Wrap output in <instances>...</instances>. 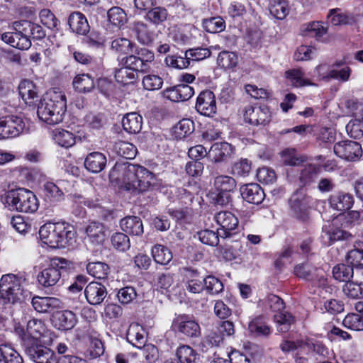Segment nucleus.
<instances>
[{"label": "nucleus", "mask_w": 363, "mask_h": 363, "mask_svg": "<svg viewBox=\"0 0 363 363\" xmlns=\"http://www.w3.org/2000/svg\"><path fill=\"white\" fill-rule=\"evenodd\" d=\"M109 178L121 189L135 194L157 189L162 185L161 180L148 169L128 162H117L110 171Z\"/></svg>", "instance_id": "f257e3e1"}, {"label": "nucleus", "mask_w": 363, "mask_h": 363, "mask_svg": "<svg viewBox=\"0 0 363 363\" xmlns=\"http://www.w3.org/2000/svg\"><path fill=\"white\" fill-rule=\"evenodd\" d=\"M67 111V99L65 93L59 89L49 90L38 106V116L49 125L61 123Z\"/></svg>", "instance_id": "f03ea898"}, {"label": "nucleus", "mask_w": 363, "mask_h": 363, "mask_svg": "<svg viewBox=\"0 0 363 363\" xmlns=\"http://www.w3.org/2000/svg\"><path fill=\"white\" fill-rule=\"evenodd\" d=\"M13 27L15 31L3 33L1 39L6 43L19 50H28L30 48V37L42 39L45 36V32L40 25L28 21H16Z\"/></svg>", "instance_id": "7ed1b4c3"}, {"label": "nucleus", "mask_w": 363, "mask_h": 363, "mask_svg": "<svg viewBox=\"0 0 363 363\" xmlns=\"http://www.w3.org/2000/svg\"><path fill=\"white\" fill-rule=\"evenodd\" d=\"M0 200L4 207L11 211L32 213L39 207L35 194L25 188L6 191L1 196Z\"/></svg>", "instance_id": "20e7f679"}, {"label": "nucleus", "mask_w": 363, "mask_h": 363, "mask_svg": "<svg viewBox=\"0 0 363 363\" xmlns=\"http://www.w3.org/2000/svg\"><path fill=\"white\" fill-rule=\"evenodd\" d=\"M69 265V262L61 257L49 259L44 255L39 256L35 261L34 268L41 269L37 279L38 283L45 288L55 286L60 280L61 271L65 269Z\"/></svg>", "instance_id": "39448f33"}, {"label": "nucleus", "mask_w": 363, "mask_h": 363, "mask_svg": "<svg viewBox=\"0 0 363 363\" xmlns=\"http://www.w3.org/2000/svg\"><path fill=\"white\" fill-rule=\"evenodd\" d=\"M25 279L14 274H6L0 279V303L16 304L23 302L28 295L24 288Z\"/></svg>", "instance_id": "423d86ee"}, {"label": "nucleus", "mask_w": 363, "mask_h": 363, "mask_svg": "<svg viewBox=\"0 0 363 363\" xmlns=\"http://www.w3.org/2000/svg\"><path fill=\"white\" fill-rule=\"evenodd\" d=\"M26 124L17 116H6L0 118V140L16 138L22 133Z\"/></svg>", "instance_id": "0eeeda50"}, {"label": "nucleus", "mask_w": 363, "mask_h": 363, "mask_svg": "<svg viewBox=\"0 0 363 363\" xmlns=\"http://www.w3.org/2000/svg\"><path fill=\"white\" fill-rule=\"evenodd\" d=\"M272 113L267 106H248L245 108L244 120L253 125H265L271 121Z\"/></svg>", "instance_id": "6e6552de"}, {"label": "nucleus", "mask_w": 363, "mask_h": 363, "mask_svg": "<svg viewBox=\"0 0 363 363\" xmlns=\"http://www.w3.org/2000/svg\"><path fill=\"white\" fill-rule=\"evenodd\" d=\"M335 154L340 158L348 161H356L362 155L361 145L355 141L343 140L334 145Z\"/></svg>", "instance_id": "1a4fd4ad"}, {"label": "nucleus", "mask_w": 363, "mask_h": 363, "mask_svg": "<svg viewBox=\"0 0 363 363\" xmlns=\"http://www.w3.org/2000/svg\"><path fill=\"white\" fill-rule=\"evenodd\" d=\"M294 274L299 278L313 281L318 286H324L327 283L323 271L313 267L308 263L296 265Z\"/></svg>", "instance_id": "9d476101"}, {"label": "nucleus", "mask_w": 363, "mask_h": 363, "mask_svg": "<svg viewBox=\"0 0 363 363\" xmlns=\"http://www.w3.org/2000/svg\"><path fill=\"white\" fill-rule=\"evenodd\" d=\"M214 219L220 226L219 235L223 238L230 236L238 227V219L230 211H220L215 215Z\"/></svg>", "instance_id": "9b49d317"}, {"label": "nucleus", "mask_w": 363, "mask_h": 363, "mask_svg": "<svg viewBox=\"0 0 363 363\" xmlns=\"http://www.w3.org/2000/svg\"><path fill=\"white\" fill-rule=\"evenodd\" d=\"M214 186L220 191L216 199L217 203L224 205L229 202L230 196L228 193L236 188V182L231 177L220 175L215 178Z\"/></svg>", "instance_id": "f8f14e48"}, {"label": "nucleus", "mask_w": 363, "mask_h": 363, "mask_svg": "<svg viewBox=\"0 0 363 363\" xmlns=\"http://www.w3.org/2000/svg\"><path fill=\"white\" fill-rule=\"evenodd\" d=\"M60 223H45L39 230L40 240L50 247L60 248Z\"/></svg>", "instance_id": "ddd939ff"}, {"label": "nucleus", "mask_w": 363, "mask_h": 363, "mask_svg": "<svg viewBox=\"0 0 363 363\" xmlns=\"http://www.w3.org/2000/svg\"><path fill=\"white\" fill-rule=\"evenodd\" d=\"M196 109L201 115L213 116L217 109L214 94L209 90L201 91L197 97Z\"/></svg>", "instance_id": "4468645a"}, {"label": "nucleus", "mask_w": 363, "mask_h": 363, "mask_svg": "<svg viewBox=\"0 0 363 363\" xmlns=\"http://www.w3.org/2000/svg\"><path fill=\"white\" fill-rule=\"evenodd\" d=\"M52 324L58 330H67L73 328L77 320L76 315L71 311H56L52 315Z\"/></svg>", "instance_id": "2eb2a0df"}, {"label": "nucleus", "mask_w": 363, "mask_h": 363, "mask_svg": "<svg viewBox=\"0 0 363 363\" xmlns=\"http://www.w3.org/2000/svg\"><path fill=\"white\" fill-rule=\"evenodd\" d=\"M84 295L87 302L91 305L101 304L107 296L105 286L99 282H90L84 289Z\"/></svg>", "instance_id": "dca6fc26"}, {"label": "nucleus", "mask_w": 363, "mask_h": 363, "mask_svg": "<svg viewBox=\"0 0 363 363\" xmlns=\"http://www.w3.org/2000/svg\"><path fill=\"white\" fill-rule=\"evenodd\" d=\"M26 352L35 363H55L54 352L49 348L43 345H32L29 347Z\"/></svg>", "instance_id": "f3484780"}, {"label": "nucleus", "mask_w": 363, "mask_h": 363, "mask_svg": "<svg viewBox=\"0 0 363 363\" xmlns=\"http://www.w3.org/2000/svg\"><path fill=\"white\" fill-rule=\"evenodd\" d=\"M85 232L89 241L94 245H102L108 237L105 225L98 221H91L86 227Z\"/></svg>", "instance_id": "a211bd4d"}, {"label": "nucleus", "mask_w": 363, "mask_h": 363, "mask_svg": "<svg viewBox=\"0 0 363 363\" xmlns=\"http://www.w3.org/2000/svg\"><path fill=\"white\" fill-rule=\"evenodd\" d=\"M240 193L244 200L253 204L261 203L265 196L263 189L257 184H247L240 188Z\"/></svg>", "instance_id": "6ab92c4d"}, {"label": "nucleus", "mask_w": 363, "mask_h": 363, "mask_svg": "<svg viewBox=\"0 0 363 363\" xmlns=\"http://www.w3.org/2000/svg\"><path fill=\"white\" fill-rule=\"evenodd\" d=\"M175 327L184 335L189 337H197L201 330L199 324L186 315H179L174 322Z\"/></svg>", "instance_id": "aec40b11"}, {"label": "nucleus", "mask_w": 363, "mask_h": 363, "mask_svg": "<svg viewBox=\"0 0 363 363\" xmlns=\"http://www.w3.org/2000/svg\"><path fill=\"white\" fill-rule=\"evenodd\" d=\"M18 91L22 99L29 106L33 105L38 99V89L30 80L21 81L18 86Z\"/></svg>", "instance_id": "412c9836"}, {"label": "nucleus", "mask_w": 363, "mask_h": 363, "mask_svg": "<svg viewBox=\"0 0 363 363\" xmlns=\"http://www.w3.org/2000/svg\"><path fill=\"white\" fill-rule=\"evenodd\" d=\"M328 19L332 25L335 26L352 25L357 21L356 15L348 12H343L338 8L329 11Z\"/></svg>", "instance_id": "4be33fe9"}, {"label": "nucleus", "mask_w": 363, "mask_h": 363, "mask_svg": "<svg viewBox=\"0 0 363 363\" xmlns=\"http://www.w3.org/2000/svg\"><path fill=\"white\" fill-rule=\"evenodd\" d=\"M330 207L339 211H345L352 208L354 199L352 194L338 192L331 195L329 199Z\"/></svg>", "instance_id": "5701e85b"}, {"label": "nucleus", "mask_w": 363, "mask_h": 363, "mask_svg": "<svg viewBox=\"0 0 363 363\" xmlns=\"http://www.w3.org/2000/svg\"><path fill=\"white\" fill-rule=\"evenodd\" d=\"M120 225L127 234L140 236L143 233V225L141 219L137 216H126L121 220Z\"/></svg>", "instance_id": "b1692460"}, {"label": "nucleus", "mask_w": 363, "mask_h": 363, "mask_svg": "<svg viewBox=\"0 0 363 363\" xmlns=\"http://www.w3.org/2000/svg\"><path fill=\"white\" fill-rule=\"evenodd\" d=\"M72 30L79 35H86L89 30V25L85 16L78 11L72 13L68 19Z\"/></svg>", "instance_id": "393cba45"}, {"label": "nucleus", "mask_w": 363, "mask_h": 363, "mask_svg": "<svg viewBox=\"0 0 363 363\" xmlns=\"http://www.w3.org/2000/svg\"><path fill=\"white\" fill-rule=\"evenodd\" d=\"M127 340L134 347L141 349L146 342L145 331L138 323H132L127 332Z\"/></svg>", "instance_id": "a878e982"}, {"label": "nucleus", "mask_w": 363, "mask_h": 363, "mask_svg": "<svg viewBox=\"0 0 363 363\" xmlns=\"http://www.w3.org/2000/svg\"><path fill=\"white\" fill-rule=\"evenodd\" d=\"M233 153V146L228 143H216L213 144L208 152V157L214 162H219Z\"/></svg>", "instance_id": "bb28decb"}, {"label": "nucleus", "mask_w": 363, "mask_h": 363, "mask_svg": "<svg viewBox=\"0 0 363 363\" xmlns=\"http://www.w3.org/2000/svg\"><path fill=\"white\" fill-rule=\"evenodd\" d=\"M60 248L74 246L76 242V231L74 226L67 223H60Z\"/></svg>", "instance_id": "cd10ccee"}, {"label": "nucleus", "mask_w": 363, "mask_h": 363, "mask_svg": "<svg viewBox=\"0 0 363 363\" xmlns=\"http://www.w3.org/2000/svg\"><path fill=\"white\" fill-rule=\"evenodd\" d=\"M106 164V157L99 152H94L89 154L85 160L84 166L87 170L93 173H98L102 171Z\"/></svg>", "instance_id": "c85d7f7f"}, {"label": "nucleus", "mask_w": 363, "mask_h": 363, "mask_svg": "<svg viewBox=\"0 0 363 363\" xmlns=\"http://www.w3.org/2000/svg\"><path fill=\"white\" fill-rule=\"evenodd\" d=\"M346 261L355 268L363 269V242L356 240L346 255Z\"/></svg>", "instance_id": "c756f323"}, {"label": "nucleus", "mask_w": 363, "mask_h": 363, "mask_svg": "<svg viewBox=\"0 0 363 363\" xmlns=\"http://www.w3.org/2000/svg\"><path fill=\"white\" fill-rule=\"evenodd\" d=\"M123 129L131 134L138 133L142 129L143 118L135 112L127 113L122 119Z\"/></svg>", "instance_id": "7c9ffc66"}, {"label": "nucleus", "mask_w": 363, "mask_h": 363, "mask_svg": "<svg viewBox=\"0 0 363 363\" xmlns=\"http://www.w3.org/2000/svg\"><path fill=\"white\" fill-rule=\"evenodd\" d=\"M52 138L59 146L69 148L75 144L74 135L67 130L56 128L52 131Z\"/></svg>", "instance_id": "2f4dec72"}, {"label": "nucleus", "mask_w": 363, "mask_h": 363, "mask_svg": "<svg viewBox=\"0 0 363 363\" xmlns=\"http://www.w3.org/2000/svg\"><path fill=\"white\" fill-rule=\"evenodd\" d=\"M65 181H60L57 184L47 182L44 184L45 196L50 202H57L63 199L64 193L62 188L65 186Z\"/></svg>", "instance_id": "473e14b6"}, {"label": "nucleus", "mask_w": 363, "mask_h": 363, "mask_svg": "<svg viewBox=\"0 0 363 363\" xmlns=\"http://www.w3.org/2000/svg\"><path fill=\"white\" fill-rule=\"evenodd\" d=\"M34 309L39 313H47L59 304V299L54 297L35 296L31 301Z\"/></svg>", "instance_id": "72a5a7b5"}, {"label": "nucleus", "mask_w": 363, "mask_h": 363, "mask_svg": "<svg viewBox=\"0 0 363 363\" xmlns=\"http://www.w3.org/2000/svg\"><path fill=\"white\" fill-rule=\"evenodd\" d=\"M112 150L118 155L129 160L134 159L138 152V149L133 144L125 141L116 142Z\"/></svg>", "instance_id": "f704fd0d"}, {"label": "nucleus", "mask_w": 363, "mask_h": 363, "mask_svg": "<svg viewBox=\"0 0 363 363\" xmlns=\"http://www.w3.org/2000/svg\"><path fill=\"white\" fill-rule=\"evenodd\" d=\"M194 123L189 118L181 120L172 130V135L178 140L183 139L193 133Z\"/></svg>", "instance_id": "c9c22d12"}, {"label": "nucleus", "mask_w": 363, "mask_h": 363, "mask_svg": "<svg viewBox=\"0 0 363 363\" xmlns=\"http://www.w3.org/2000/svg\"><path fill=\"white\" fill-rule=\"evenodd\" d=\"M311 202V198L306 196L302 190L296 192L290 199V204L296 213H301L306 211Z\"/></svg>", "instance_id": "e433bc0d"}, {"label": "nucleus", "mask_w": 363, "mask_h": 363, "mask_svg": "<svg viewBox=\"0 0 363 363\" xmlns=\"http://www.w3.org/2000/svg\"><path fill=\"white\" fill-rule=\"evenodd\" d=\"M269 11L274 18L282 20L289 14V8L285 0H272L269 5Z\"/></svg>", "instance_id": "4c0bfd02"}, {"label": "nucleus", "mask_w": 363, "mask_h": 363, "mask_svg": "<svg viewBox=\"0 0 363 363\" xmlns=\"http://www.w3.org/2000/svg\"><path fill=\"white\" fill-rule=\"evenodd\" d=\"M285 77L291 84L295 87L310 86L313 84L305 77V73L300 69H293L285 72Z\"/></svg>", "instance_id": "58836bf2"}, {"label": "nucleus", "mask_w": 363, "mask_h": 363, "mask_svg": "<svg viewBox=\"0 0 363 363\" xmlns=\"http://www.w3.org/2000/svg\"><path fill=\"white\" fill-rule=\"evenodd\" d=\"M21 356L10 345H0V363H23Z\"/></svg>", "instance_id": "ea45409f"}, {"label": "nucleus", "mask_w": 363, "mask_h": 363, "mask_svg": "<svg viewBox=\"0 0 363 363\" xmlns=\"http://www.w3.org/2000/svg\"><path fill=\"white\" fill-rule=\"evenodd\" d=\"M94 86V79L87 74H78L73 80L74 88L80 92H89Z\"/></svg>", "instance_id": "a19ab883"}, {"label": "nucleus", "mask_w": 363, "mask_h": 363, "mask_svg": "<svg viewBox=\"0 0 363 363\" xmlns=\"http://www.w3.org/2000/svg\"><path fill=\"white\" fill-rule=\"evenodd\" d=\"M327 33V28L323 23L313 21L306 23L302 29V34L306 36L315 37L316 38L323 36Z\"/></svg>", "instance_id": "79ce46f5"}, {"label": "nucleus", "mask_w": 363, "mask_h": 363, "mask_svg": "<svg viewBox=\"0 0 363 363\" xmlns=\"http://www.w3.org/2000/svg\"><path fill=\"white\" fill-rule=\"evenodd\" d=\"M353 266L351 264H340L333 267V277L339 281L349 282L353 277Z\"/></svg>", "instance_id": "37998d69"}, {"label": "nucleus", "mask_w": 363, "mask_h": 363, "mask_svg": "<svg viewBox=\"0 0 363 363\" xmlns=\"http://www.w3.org/2000/svg\"><path fill=\"white\" fill-rule=\"evenodd\" d=\"M86 270L89 274L99 279H103L107 277L109 272L108 266L101 262H89L86 265Z\"/></svg>", "instance_id": "c03bdc74"}, {"label": "nucleus", "mask_w": 363, "mask_h": 363, "mask_svg": "<svg viewBox=\"0 0 363 363\" xmlns=\"http://www.w3.org/2000/svg\"><path fill=\"white\" fill-rule=\"evenodd\" d=\"M155 261L160 264H167L172 259L171 251L162 245H157L152 250Z\"/></svg>", "instance_id": "a18cd8bd"}, {"label": "nucleus", "mask_w": 363, "mask_h": 363, "mask_svg": "<svg viewBox=\"0 0 363 363\" xmlns=\"http://www.w3.org/2000/svg\"><path fill=\"white\" fill-rule=\"evenodd\" d=\"M26 331L33 339H39L43 337L48 332L45 324L38 319H31L27 323Z\"/></svg>", "instance_id": "49530a36"}, {"label": "nucleus", "mask_w": 363, "mask_h": 363, "mask_svg": "<svg viewBox=\"0 0 363 363\" xmlns=\"http://www.w3.org/2000/svg\"><path fill=\"white\" fill-rule=\"evenodd\" d=\"M281 161L285 165L298 166L304 161V157L300 155L295 149L286 148L281 152Z\"/></svg>", "instance_id": "de8ad7c7"}, {"label": "nucleus", "mask_w": 363, "mask_h": 363, "mask_svg": "<svg viewBox=\"0 0 363 363\" xmlns=\"http://www.w3.org/2000/svg\"><path fill=\"white\" fill-rule=\"evenodd\" d=\"M342 324L350 330L363 331V314L350 313L343 319Z\"/></svg>", "instance_id": "09e8293b"}, {"label": "nucleus", "mask_w": 363, "mask_h": 363, "mask_svg": "<svg viewBox=\"0 0 363 363\" xmlns=\"http://www.w3.org/2000/svg\"><path fill=\"white\" fill-rule=\"evenodd\" d=\"M203 27L208 33H220L225 28V22L220 16L212 17L203 21Z\"/></svg>", "instance_id": "8fccbe9b"}, {"label": "nucleus", "mask_w": 363, "mask_h": 363, "mask_svg": "<svg viewBox=\"0 0 363 363\" xmlns=\"http://www.w3.org/2000/svg\"><path fill=\"white\" fill-rule=\"evenodd\" d=\"M121 65L127 67L136 72V74H138V72H147L144 62L140 60V57L135 55H129L123 57L121 60Z\"/></svg>", "instance_id": "3c124183"}, {"label": "nucleus", "mask_w": 363, "mask_h": 363, "mask_svg": "<svg viewBox=\"0 0 363 363\" xmlns=\"http://www.w3.org/2000/svg\"><path fill=\"white\" fill-rule=\"evenodd\" d=\"M177 356L181 363H196L197 352L189 345H182L177 350Z\"/></svg>", "instance_id": "603ef678"}, {"label": "nucleus", "mask_w": 363, "mask_h": 363, "mask_svg": "<svg viewBox=\"0 0 363 363\" xmlns=\"http://www.w3.org/2000/svg\"><path fill=\"white\" fill-rule=\"evenodd\" d=\"M344 294L350 298H363V281H349L343 286Z\"/></svg>", "instance_id": "864d4df0"}, {"label": "nucleus", "mask_w": 363, "mask_h": 363, "mask_svg": "<svg viewBox=\"0 0 363 363\" xmlns=\"http://www.w3.org/2000/svg\"><path fill=\"white\" fill-rule=\"evenodd\" d=\"M138 77V74L125 66H123L115 72L116 80L123 84L133 83Z\"/></svg>", "instance_id": "5fc2aeb1"}, {"label": "nucleus", "mask_w": 363, "mask_h": 363, "mask_svg": "<svg viewBox=\"0 0 363 363\" xmlns=\"http://www.w3.org/2000/svg\"><path fill=\"white\" fill-rule=\"evenodd\" d=\"M109 21L116 26L121 27L127 21V15L121 7L114 6L107 12Z\"/></svg>", "instance_id": "6e6d98bb"}, {"label": "nucleus", "mask_w": 363, "mask_h": 363, "mask_svg": "<svg viewBox=\"0 0 363 363\" xmlns=\"http://www.w3.org/2000/svg\"><path fill=\"white\" fill-rule=\"evenodd\" d=\"M218 65L224 69H230L238 64V56L235 52L223 51L217 59Z\"/></svg>", "instance_id": "4d7b16f0"}, {"label": "nucleus", "mask_w": 363, "mask_h": 363, "mask_svg": "<svg viewBox=\"0 0 363 363\" xmlns=\"http://www.w3.org/2000/svg\"><path fill=\"white\" fill-rule=\"evenodd\" d=\"M274 321L277 323V329L281 333L288 331L291 324L293 323V317L291 314L281 311L274 315Z\"/></svg>", "instance_id": "13d9d810"}, {"label": "nucleus", "mask_w": 363, "mask_h": 363, "mask_svg": "<svg viewBox=\"0 0 363 363\" xmlns=\"http://www.w3.org/2000/svg\"><path fill=\"white\" fill-rule=\"evenodd\" d=\"M262 305L265 310H270L273 312H279L284 309V303L277 296L270 294L267 296L263 301Z\"/></svg>", "instance_id": "bf43d9fd"}, {"label": "nucleus", "mask_w": 363, "mask_h": 363, "mask_svg": "<svg viewBox=\"0 0 363 363\" xmlns=\"http://www.w3.org/2000/svg\"><path fill=\"white\" fill-rule=\"evenodd\" d=\"M212 50H220V47L218 45H216L211 46L209 48H196L194 49H190L186 51V57L189 56V59L191 58L192 60H202L210 57Z\"/></svg>", "instance_id": "052dcab7"}, {"label": "nucleus", "mask_w": 363, "mask_h": 363, "mask_svg": "<svg viewBox=\"0 0 363 363\" xmlns=\"http://www.w3.org/2000/svg\"><path fill=\"white\" fill-rule=\"evenodd\" d=\"M133 43L125 38H116L111 43V49L120 54L133 52Z\"/></svg>", "instance_id": "680f3d73"}, {"label": "nucleus", "mask_w": 363, "mask_h": 363, "mask_svg": "<svg viewBox=\"0 0 363 363\" xmlns=\"http://www.w3.org/2000/svg\"><path fill=\"white\" fill-rule=\"evenodd\" d=\"M168 13L163 7H155L150 9L147 13V18L151 23L158 25L167 20Z\"/></svg>", "instance_id": "e2e57ef3"}, {"label": "nucleus", "mask_w": 363, "mask_h": 363, "mask_svg": "<svg viewBox=\"0 0 363 363\" xmlns=\"http://www.w3.org/2000/svg\"><path fill=\"white\" fill-rule=\"evenodd\" d=\"M113 246L119 251H126L130 247V239L123 233H115L111 236Z\"/></svg>", "instance_id": "0e129e2a"}, {"label": "nucleus", "mask_w": 363, "mask_h": 363, "mask_svg": "<svg viewBox=\"0 0 363 363\" xmlns=\"http://www.w3.org/2000/svg\"><path fill=\"white\" fill-rule=\"evenodd\" d=\"M311 345L309 342L285 340L280 344V348L284 352H289L294 350H309Z\"/></svg>", "instance_id": "69168bd1"}, {"label": "nucleus", "mask_w": 363, "mask_h": 363, "mask_svg": "<svg viewBox=\"0 0 363 363\" xmlns=\"http://www.w3.org/2000/svg\"><path fill=\"white\" fill-rule=\"evenodd\" d=\"M203 282L205 289L210 294H218L223 290V283L213 276H208Z\"/></svg>", "instance_id": "338daca9"}, {"label": "nucleus", "mask_w": 363, "mask_h": 363, "mask_svg": "<svg viewBox=\"0 0 363 363\" xmlns=\"http://www.w3.org/2000/svg\"><path fill=\"white\" fill-rule=\"evenodd\" d=\"M347 134L354 139L363 136V123L359 119L351 120L346 125Z\"/></svg>", "instance_id": "774afa93"}]
</instances>
